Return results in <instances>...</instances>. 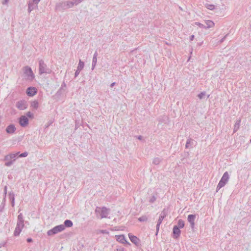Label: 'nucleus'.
Here are the masks:
<instances>
[{
    "label": "nucleus",
    "mask_w": 251,
    "mask_h": 251,
    "mask_svg": "<svg viewBox=\"0 0 251 251\" xmlns=\"http://www.w3.org/2000/svg\"><path fill=\"white\" fill-rule=\"evenodd\" d=\"M64 226L62 225L55 226L52 229L48 231V235L49 236L56 234L64 229Z\"/></svg>",
    "instance_id": "nucleus-1"
},
{
    "label": "nucleus",
    "mask_w": 251,
    "mask_h": 251,
    "mask_svg": "<svg viewBox=\"0 0 251 251\" xmlns=\"http://www.w3.org/2000/svg\"><path fill=\"white\" fill-rule=\"evenodd\" d=\"M25 73L28 76V79H32L33 78V74L31 68L27 67H25Z\"/></svg>",
    "instance_id": "nucleus-2"
},
{
    "label": "nucleus",
    "mask_w": 251,
    "mask_h": 251,
    "mask_svg": "<svg viewBox=\"0 0 251 251\" xmlns=\"http://www.w3.org/2000/svg\"><path fill=\"white\" fill-rule=\"evenodd\" d=\"M19 123L21 126H25L28 125V120L25 116H22L20 118Z\"/></svg>",
    "instance_id": "nucleus-3"
},
{
    "label": "nucleus",
    "mask_w": 251,
    "mask_h": 251,
    "mask_svg": "<svg viewBox=\"0 0 251 251\" xmlns=\"http://www.w3.org/2000/svg\"><path fill=\"white\" fill-rule=\"evenodd\" d=\"M128 237L130 240V241L135 244L136 245H138L139 244L140 240L136 236L129 233L128 234Z\"/></svg>",
    "instance_id": "nucleus-4"
},
{
    "label": "nucleus",
    "mask_w": 251,
    "mask_h": 251,
    "mask_svg": "<svg viewBox=\"0 0 251 251\" xmlns=\"http://www.w3.org/2000/svg\"><path fill=\"white\" fill-rule=\"evenodd\" d=\"M36 93V89L34 87L28 88L27 90V94L28 96H32Z\"/></svg>",
    "instance_id": "nucleus-5"
},
{
    "label": "nucleus",
    "mask_w": 251,
    "mask_h": 251,
    "mask_svg": "<svg viewBox=\"0 0 251 251\" xmlns=\"http://www.w3.org/2000/svg\"><path fill=\"white\" fill-rule=\"evenodd\" d=\"M115 237H116V240L118 241H119L122 243H127V242L125 239V236L124 235H116Z\"/></svg>",
    "instance_id": "nucleus-6"
},
{
    "label": "nucleus",
    "mask_w": 251,
    "mask_h": 251,
    "mask_svg": "<svg viewBox=\"0 0 251 251\" xmlns=\"http://www.w3.org/2000/svg\"><path fill=\"white\" fill-rule=\"evenodd\" d=\"M180 233V230L178 227L177 226H175L173 228V233L176 236V238H177L178 236H179Z\"/></svg>",
    "instance_id": "nucleus-7"
},
{
    "label": "nucleus",
    "mask_w": 251,
    "mask_h": 251,
    "mask_svg": "<svg viewBox=\"0 0 251 251\" xmlns=\"http://www.w3.org/2000/svg\"><path fill=\"white\" fill-rule=\"evenodd\" d=\"M195 219V216L194 215H189L188 217V220L191 224L192 227L194 226V221Z\"/></svg>",
    "instance_id": "nucleus-8"
},
{
    "label": "nucleus",
    "mask_w": 251,
    "mask_h": 251,
    "mask_svg": "<svg viewBox=\"0 0 251 251\" xmlns=\"http://www.w3.org/2000/svg\"><path fill=\"white\" fill-rule=\"evenodd\" d=\"M15 131V127L12 125H9L6 128V131L8 133H13Z\"/></svg>",
    "instance_id": "nucleus-9"
},
{
    "label": "nucleus",
    "mask_w": 251,
    "mask_h": 251,
    "mask_svg": "<svg viewBox=\"0 0 251 251\" xmlns=\"http://www.w3.org/2000/svg\"><path fill=\"white\" fill-rule=\"evenodd\" d=\"M17 107L21 110H24L26 108V105L24 102H18L17 104Z\"/></svg>",
    "instance_id": "nucleus-10"
},
{
    "label": "nucleus",
    "mask_w": 251,
    "mask_h": 251,
    "mask_svg": "<svg viewBox=\"0 0 251 251\" xmlns=\"http://www.w3.org/2000/svg\"><path fill=\"white\" fill-rule=\"evenodd\" d=\"M228 178H229V176H228V173L225 172L224 173V174L223 175L221 180L224 181V182L226 183L227 181Z\"/></svg>",
    "instance_id": "nucleus-11"
},
{
    "label": "nucleus",
    "mask_w": 251,
    "mask_h": 251,
    "mask_svg": "<svg viewBox=\"0 0 251 251\" xmlns=\"http://www.w3.org/2000/svg\"><path fill=\"white\" fill-rule=\"evenodd\" d=\"M205 23L207 25V28L212 27L214 25V23H213V22L210 20L206 21Z\"/></svg>",
    "instance_id": "nucleus-12"
},
{
    "label": "nucleus",
    "mask_w": 251,
    "mask_h": 251,
    "mask_svg": "<svg viewBox=\"0 0 251 251\" xmlns=\"http://www.w3.org/2000/svg\"><path fill=\"white\" fill-rule=\"evenodd\" d=\"M64 225L66 227H71L73 226V223L70 220H66L64 222Z\"/></svg>",
    "instance_id": "nucleus-13"
},
{
    "label": "nucleus",
    "mask_w": 251,
    "mask_h": 251,
    "mask_svg": "<svg viewBox=\"0 0 251 251\" xmlns=\"http://www.w3.org/2000/svg\"><path fill=\"white\" fill-rule=\"evenodd\" d=\"M101 218H104L106 217V214H107V210L106 208H102L101 209Z\"/></svg>",
    "instance_id": "nucleus-14"
},
{
    "label": "nucleus",
    "mask_w": 251,
    "mask_h": 251,
    "mask_svg": "<svg viewBox=\"0 0 251 251\" xmlns=\"http://www.w3.org/2000/svg\"><path fill=\"white\" fill-rule=\"evenodd\" d=\"M226 183H225V182H224V181L223 180H220L218 185V186L217 187L219 188V189H220L221 188L223 187L224 186H225V185L226 184Z\"/></svg>",
    "instance_id": "nucleus-15"
},
{
    "label": "nucleus",
    "mask_w": 251,
    "mask_h": 251,
    "mask_svg": "<svg viewBox=\"0 0 251 251\" xmlns=\"http://www.w3.org/2000/svg\"><path fill=\"white\" fill-rule=\"evenodd\" d=\"M178 226L180 228H182L184 226V222L181 220H179L178 222Z\"/></svg>",
    "instance_id": "nucleus-16"
},
{
    "label": "nucleus",
    "mask_w": 251,
    "mask_h": 251,
    "mask_svg": "<svg viewBox=\"0 0 251 251\" xmlns=\"http://www.w3.org/2000/svg\"><path fill=\"white\" fill-rule=\"evenodd\" d=\"M84 66V63L81 61H79L78 65V69H82Z\"/></svg>",
    "instance_id": "nucleus-17"
},
{
    "label": "nucleus",
    "mask_w": 251,
    "mask_h": 251,
    "mask_svg": "<svg viewBox=\"0 0 251 251\" xmlns=\"http://www.w3.org/2000/svg\"><path fill=\"white\" fill-rule=\"evenodd\" d=\"M163 219V217H161L159 218L158 224L157 225V228H159V225L161 224Z\"/></svg>",
    "instance_id": "nucleus-18"
},
{
    "label": "nucleus",
    "mask_w": 251,
    "mask_h": 251,
    "mask_svg": "<svg viewBox=\"0 0 251 251\" xmlns=\"http://www.w3.org/2000/svg\"><path fill=\"white\" fill-rule=\"evenodd\" d=\"M27 154H28L27 152H24V153L20 154L19 156L20 157H25L27 155Z\"/></svg>",
    "instance_id": "nucleus-19"
},
{
    "label": "nucleus",
    "mask_w": 251,
    "mask_h": 251,
    "mask_svg": "<svg viewBox=\"0 0 251 251\" xmlns=\"http://www.w3.org/2000/svg\"><path fill=\"white\" fill-rule=\"evenodd\" d=\"M195 24L196 25H199V26H201V27H203L204 26L203 25H202V24H201L200 23H196Z\"/></svg>",
    "instance_id": "nucleus-20"
},
{
    "label": "nucleus",
    "mask_w": 251,
    "mask_h": 251,
    "mask_svg": "<svg viewBox=\"0 0 251 251\" xmlns=\"http://www.w3.org/2000/svg\"><path fill=\"white\" fill-rule=\"evenodd\" d=\"M203 95L204 94L203 93H201V94H199L198 96L200 99H201Z\"/></svg>",
    "instance_id": "nucleus-21"
},
{
    "label": "nucleus",
    "mask_w": 251,
    "mask_h": 251,
    "mask_svg": "<svg viewBox=\"0 0 251 251\" xmlns=\"http://www.w3.org/2000/svg\"><path fill=\"white\" fill-rule=\"evenodd\" d=\"M27 115L29 117H32V114L30 112H28Z\"/></svg>",
    "instance_id": "nucleus-22"
},
{
    "label": "nucleus",
    "mask_w": 251,
    "mask_h": 251,
    "mask_svg": "<svg viewBox=\"0 0 251 251\" xmlns=\"http://www.w3.org/2000/svg\"><path fill=\"white\" fill-rule=\"evenodd\" d=\"M39 1V0H34V2H35V3H38Z\"/></svg>",
    "instance_id": "nucleus-23"
},
{
    "label": "nucleus",
    "mask_w": 251,
    "mask_h": 251,
    "mask_svg": "<svg viewBox=\"0 0 251 251\" xmlns=\"http://www.w3.org/2000/svg\"><path fill=\"white\" fill-rule=\"evenodd\" d=\"M194 37V35H192L191 36V40H192L193 39Z\"/></svg>",
    "instance_id": "nucleus-24"
},
{
    "label": "nucleus",
    "mask_w": 251,
    "mask_h": 251,
    "mask_svg": "<svg viewBox=\"0 0 251 251\" xmlns=\"http://www.w3.org/2000/svg\"><path fill=\"white\" fill-rule=\"evenodd\" d=\"M27 241H28V242H31V239H27Z\"/></svg>",
    "instance_id": "nucleus-25"
},
{
    "label": "nucleus",
    "mask_w": 251,
    "mask_h": 251,
    "mask_svg": "<svg viewBox=\"0 0 251 251\" xmlns=\"http://www.w3.org/2000/svg\"><path fill=\"white\" fill-rule=\"evenodd\" d=\"M21 215H20L18 216V218L20 219V218H21Z\"/></svg>",
    "instance_id": "nucleus-26"
},
{
    "label": "nucleus",
    "mask_w": 251,
    "mask_h": 251,
    "mask_svg": "<svg viewBox=\"0 0 251 251\" xmlns=\"http://www.w3.org/2000/svg\"><path fill=\"white\" fill-rule=\"evenodd\" d=\"M211 7H212V5H211L210 6H209V8H210V9H212V8H211Z\"/></svg>",
    "instance_id": "nucleus-27"
},
{
    "label": "nucleus",
    "mask_w": 251,
    "mask_h": 251,
    "mask_svg": "<svg viewBox=\"0 0 251 251\" xmlns=\"http://www.w3.org/2000/svg\"><path fill=\"white\" fill-rule=\"evenodd\" d=\"M211 7H212V5H211L210 6H209V8H210V9H212V8H211Z\"/></svg>",
    "instance_id": "nucleus-28"
},
{
    "label": "nucleus",
    "mask_w": 251,
    "mask_h": 251,
    "mask_svg": "<svg viewBox=\"0 0 251 251\" xmlns=\"http://www.w3.org/2000/svg\"><path fill=\"white\" fill-rule=\"evenodd\" d=\"M211 7H212V5H211L210 6H209V8H210V9H212V8H211Z\"/></svg>",
    "instance_id": "nucleus-29"
},
{
    "label": "nucleus",
    "mask_w": 251,
    "mask_h": 251,
    "mask_svg": "<svg viewBox=\"0 0 251 251\" xmlns=\"http://www.w3.org/2000/svg\"><path fill=\"white\" fill-rule=\"evenodd\" d=\"M14 157H15L16 156V154H13Z\"/></svg>",
    "instance_id": "nucleus-30"
}]
</instances>
